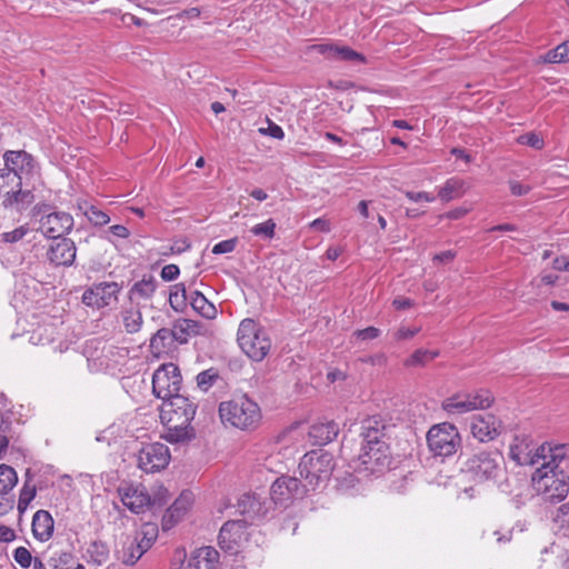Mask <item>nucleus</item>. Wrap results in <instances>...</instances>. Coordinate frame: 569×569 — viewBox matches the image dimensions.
Masks as SVG:
<instances>
[{
  "mask_svg": "<svg viewBox=\"0 0 569 569\" xmlns=\"http://www.w3.org/2000/svg\"><path fill=\"white\" fill-rule=\"evenodd\" d=\"M363 443L358 457L359 472L380 473L390 465V451L385 440L386 425L379 417H370L362 423Z\"/></svg>",
  "mask_w": 569,
  "mask_h": 569,
  "instance_id": "f257e3e1",
  "label": "nucleus"
},
{
  "mask_svg": "<svg viewBox=\"0 0 569 569\" xmlns=\"http://www.w3.org/2000/svg\"><path fill=\"white\" fill-rule=\"evenodd\" d=\"M197 405L182 395L163 402L161 419L166 421L163 438L170 443H184L196 438V430L191 426L194 419Z\"/></svg>",
  "mask_w": 569,
  "mask_h": 569,
  "instance_id": "f03ea898",
  "label": "nucleus"
},
{
  "mask_svg": "<svg viewBox=\"0 0 569 569\" xmlns=\"http://www.w3.org/2000/svg\"><path fill=\"white\" fill-rule=\"evenodd\" d=\"M561 456H565L561 447L555 448L550 459L542 462L532 475L535 490L551 503L562 501L569 493V476L556 462Z\"/></svg>",
  "mask_w": 569,
  "mask_h": 569,
  "instance_id": "7ed1b4c3",
  "label": "nucleus"
},
{
  "mask_svg": "<svg viewBox=\"0 0 569 569\" xmlns=\"http://www.w3.org/2000/svg\"><path fill=\"white\" fill-rule=\"evenodd\" d=\"M219 416L222 423L240 430L256 429L262 418L259 405L247 393L233 395L231 399L220 402Z\"/></svg>",
  "mask_w": 569,
  "mask_h": 569,
  "instance_id": "20e7f679",
  "label": "nucleus"
},
{
  "mask_svg": "<svg viewBox=\"0 0 569 569\" xmlns=\"http://www.w3.org/2000/svg\"><path fill=\"white\" fill-rule=\"evenodd\" d=\"M299 475L307 491H313L326 485L335 469L333 456L327 451L312 450L300 460Z\"/></svg>",
  "mask_w": 569,
  "mask_h": 569,
  "instance_id": "39448f33",
  "label": "nucleus"
},
{
  "mask_svg": "<svg viewBox=\"0 0 569 569\" xmlns=\"http://www.w3.org/2000/svg\"><path fill=\"white\" fill-rule=\"evenodd\" d=\"M237 341L241 350L253 361H262L271 349L268 332L251 318L240 322Z\"/></svg>",
  "mask_w": 569,
  "mask_h": 569,
  "instance_id": "423d86ee",
  "label": "nucleus"
},
{
  "mask_svg": "<svg viewBox=\"0 0 569 569\" xmlns=\"http://www.w3.org/2000/svg\"><path fill=\"white\" fill-rule=\"evenodd\" d=\"M503 456L498 450L480 451L469 457L462 471L475 482L497 479L502 472Z\"/></svg>",
  "mask_w": 569,
  "mask_h": 569,
  "instance_id": "0eeeda50",
  "label": "nucleus"
},
{
  "mask_svg": "<svg viewBox=\"0 0 569 569\" xmlns=\"http://www.w3.org/2000/svg\"><path fill=\"white\" fill-rule=\"evenodd\" d=\"M429 450L436 457L447 458L461 448V437L457 427L450 422L432 426L427 433Z\"/></svg>",
  "mask_w": 569,
  "mask_h": 569,
  "instance_id": "6e6552de",
  "label": "nucleus"
},
{
  "mask_svg": "<svg viewBox=\"0 0 569 569\" xmlns=\"http://www.w3.org/2000/svg\"><path fill=\"white\" fill-rule=\"evenodd\" d=\"M555 451L547 445L536 447L528 436H515L509 446V457L519 466H535L548 461V456Z\"/></svg>",
  "mask_w": 569,
  "mask_h": 569,
  "instance_id": "1a4fd4ad",
  "label": "nucleus"
},
{
  "mask_svg": "<svg viewBox=\"0 0 569 569\" xmlns=\"http://www.w3.org/2000/svg\"><path fill=\"white\" fill-rule=\"evenodd\" d=\"M493 397L488 390H478L470 393H455L446 398L441 408L449 416H459L478 409H486L491 406Z\"/></svg>",
  "mask_w": 569,
  "mask_h": 569,
  "instance_id": "9d476101",
  "label": "nucleus"
},
{
  "mask_svg": "<svg viewBox=\"0 0 569 569\" xmlns=\"http://www.w3.org/2000/svg\"><path fill=\"white\" fill-rule=\"evenodd\" d=\"M182 377L178 366L172 362L160 366L152 376V391L154 396L168 401L179 396Z\"/></svg>",
  "mask_w": 569,
  "mask_h": 569,
  "instance_id": "9b49d317",
  "label": "nucleus"
},
{
  "mask_svg": "<svg viewBox=\"0 0 569 569\" xmlns=\"http://www.w3.org/2000/svg\"><path fill=\"white\" fill-rule=\"evenodd\" d=\"M248 525V519L227 521L219 532L218 540L220 548L230 555L239 553L244 542H247Z\"/></svg>",
  "mask_w": 569,
  "mask_h": 569,
  "instance_id": "f8f14e48",
  "label": "nucleus"
},
{
  "mask_svg": "<svg viewBox=\"0 0 569 569\" xmlns=\"http://www.w3.org/2000/svg\"><path fill=\"white\" fill-rule=\"evenodd\" d=\"M169 448L160 442L144 445L138 453V466L147 473L163 470L170 462Z\"/></svg>",
  "mask_w": 569,
  "mask_h": 569,
  "instance_id": "ddd939ff",
  "label": "nucleus"
},
{
  "mask_svg": "<svg viewBox=\"0 0 569 569\" xmlns=\"http://www.w3.org/2000/svg\"><path fill=\"white\" fill-rule=\"evenodd\" d=\"M151 538H139V536H124L121 538V547L117 548L114 555L124 565H134L147 550L152 546L157 531L151 528Z\"/></svg>",
  "mask_w": 569,
  "mask_h": 569,
  "instance_id": "4468645a",
  "label": "nucleus"
},
{
  "mask_svg": "<svg viewBox=\"0 0 569 569\" xmlns=\"http://www.w3.org/2000/svg\"><path fill=\"white\" fill-rule=\"evenodd\" d=\"M308 491L301 481L291 476L277 478L270 490L271 499L276 505L287 506L297 498H302Z\"/></svg>",
  "mask_w": 569,
  "mask_h": 569,
  "instance_id": "2eb2a0df",
  "label": "nucleus"
},
{
  "mask_svg": "<svg viewBox=\"0 0 569 569\" xmlns=\"http://www.w3.org/2000/svg\"><path fill=\"white\" fill-rule=\"evenodd\" d=\"M121 287L114 282H100L86 289L82 295V302L88 307L101 309L118 300Z\"/></svg>",
  "mask_w": 569,
  "mask_h": 569,
  "instance_id": "dca6fc26",
  "label": "nucleus"
},
{
  "mask_svg": "<svg viewBox=\"0 0 569 569\" xmlns=\"http://www.w3.org/2000/svg\"><path fill=\"white\" fill-rule=\"evenodd\" d=\"M118 493L121 502L133 513H142L151 505V498L142 485L122 483Z\"/></svg>",
  "mask_w": 569,
  "mask_h": 569,
  "instance_id": "f3484780",
  "label": "nucleus"
},
{
  "mask_svg": "<svg viewBox=\"0 0 569 569\" xmlns=\"http://www.w3.org/2000/svg\"><path fill=\"white\" fill-rule=\"evenodd\" d=\"M470 429L472 436L480 442H489L500 435L502 422L492 413H479L472 416Z\"/></svg>",
  "mask_w": 569,
  "mask_h": 569,
  "instance_id": "a211bd4d",
  "label": "nucleus"
},
{
  "mask_svg": "<svg viewBox=\"0 0 569 569\" xmlns=\"http://www.w3.org/2000/svg\"><path fill=\"white\" fill-rule=\"evenodd\" d=\"M73 228V218L63 211L49 213L40 219V231L51 239L64 238Z\"/></svg>",
  "mask_w": 569,
  "mask_h": 569,
  "instance_id": "6ab92c4d",
  "label": "nucleus"
},
{
  "mask_svg": "<svg viewBox=\"0 0 569 569\" xmlns=\"http://www.w3.org/2000/svg\"><path fill=\"white\" fill-rule=\"evenodd\" d=\"M77 247L69 238L54 239L47 250V259L56 267H70L76 260Z\"/></svg>",
  "mask_w": 569,
  "mask_h": 569,
  "instance_id": "aec40b11",
  "label": "nucleus"
},
{
  "mask_svg": "<svg viewBox=\"0 0 569 569\" xmlns=\"http://www.w3.org/2000/svg\"><path fill=\"white\" fill-rule=\"evenodd\" d=\"M3 159L6 168L19 176L21 181L26 176L32 174L36 170V162L33 157L23 150L7 151L3 154Z\"/></svg>",
  "mask_w": 569,
  "mask_h": 569,
  "instance_id": "412c9836",
  "label": "nucleus"
},
{
  "mask_svg": "<svg viewBox=\"0 0 569 569\" xmlns=\"http://www.w3.org/2000/svg\"><path fill=\"white\" fill-rule=\"evenodd\" d=\"M219 553L213 547H202L194 550L183 569H217Z\"/></svg>",
  "mask_w": 569,
  "mask_h": 569,
  "instance_id": "4be33fe9",
  "label": "nucleus"
},
{
  "mask_svg": "<svg viewBox=\"0 0 569 569\" xmlns=\"http://www.w3.org/2000/svg\"><path fill=\"white\" fill-rule=\"evenodd\" d=\"M31 527L33 537L41 542H46L53 535L54 520L49 511L41 509L33 515Z\"/></svg>",
  "mask_w": 569,
  "mask_h": 569,
  "instance_id": "5701e85b",
  "label": "nucleus"
},
{
  "mask_svg": "<svg viewBox=\"0 0 569 569\" xmlns=\"http://www.w3.org/2000/svg\"><path fill=\"white\" fill-rule=\"evenodd\" d=\"M339 432V427L335 421L313 423L308 432L312 445L323 446L332 441Z\"/></svg>",
  "mask_w": 569,
  "mask_h": 569,
  "instance_id": "b1692460",
  "label": "nucleus"
},
{
  "mask_svg": "<svg viewBox=\"0 0 569 569\" xmlns=\"http://www.w3.org/2000/svg\"><path fill=\"white\" fill-rule=\"evenodd\" d=\"M121 323L127 333L133 335L141 330L143 325L142 312L139 305L131 303L120 311Z\"/></svg>",
  "mask_w": 569,
  "mask_h": 569,
  "instance_id": "393cba45",
  "label": "nucleus"
},
{
  "mask_svg": "<svg viewBox=\"0 0 569 569\" xmlns=\"http://www.w3.org/2000/svg\"><path fill=\"white\" fill-rule=\"evenodd\" d=\"M58 336V329L54 325H40L30 333L29 340L34 346L53 345Z\"/></svg>",
  "mask_w": 569,
  "mask_h": 569,
  "instance_id": "a878e982",
  "label": "nucleus"
},
{
  "mask_svg": "<svg viewBox=\"0 0 569 569\" xmlns=\"http://www.w3.org/2000/svg\"><path fill=\"white\" fill-rule=\"evenodd\" d=\"M33 201V194L30 190H22L21 187L16 189H9L6 191V198L3 199V206L17 207L18 210H22Z\"/></svg>",
  "mask_w": 569,
  "mask_h": 569,
  "instance_id": "bb28decb",
  "label": "nucleus"
},
{
  "mask_svg": "<svg viewBox=\"0 0 569 569\" xmlns=\"http://www.w3.org/2000/svg\"><path fill=\"white\" fill-rule=\"evenodd\" d=\"M190 305L194 311L207 319H212L217 315V309L202 292L194 290L189 296Z\"/></svg>",
  "mask_w": 569,
  "mask_h": 569,
  "instance_id": "cd10ccee",
  "label": "nucleus"
},
{
  "mask_svg": "<svg viewBox=\"0 0 569 569\" xmlns=\"http://www.w3.org/2000/svg\"><path fill=\"white\" fill-rule=\"evenodd\" d=\"M198 323L190 319H179L173 323L170 329L172 332V340L179 343H187L191 333H196Z\"/></svg>",
  "mask_w": 569,
  "mask_h": 569,
  "instance_id": "c85d7f7f",
  "label": "nucleus"
},
{
  "mask_svg": "<svg viewBox=\"0 0 569 569\" xmlns=\"http://www.w3.org/2000/svg\"><path fill=\"white\" fill-rule=\"evenodd\" d=\"M157 287V279L152 274H144L141 280L133 283L130 289V296L150 299L154 295Z\"/></svg>",
  "mask_w": 569,
  "mask_h": 569,
  "instance_id": "c756f323",
  "label": "nucleus"
},
{
  "mask_svg": "<svg viewBox=\"0 0 569 569\" xmlns=\"http://www.w3.org/2000/svg\"><path fill=\"white\" fill-rule=\"evenodd\" d=\"M87 553L92 563L102 566L109 560L110 550L106 542L101 540H93L87 549Z\"/></svg>",
  "mask_w": 569,
  "mask_h": 569,
  "instance_id": "7c9ffc66",
  "label": "nucleus"
},
{
  "mask_svg": "<svg viewBox=\"0 0 569 569\" xmlns=\"http://www.w3.org/2000/svg\"><path fill=\"white\" fill-rule=\"evenodd\" d=\"M37 495V488L34 485H31V472L27 470L26 472V481L20 490L19 500H18V511L19 513H23L30 502L34 499Z\"/></svg>",
  "mask_w": 569,
  "mask_h": 569,
  "instance_id": "2f4dec72",
  "label": "nucleus"
},
{
  "mask_svg": "<svg viewBox=\"0 0 569 569\" xmlns=\"http://www.w3.org/2000/svg\"><path fill=\"white\" fill-rule=\"evenodd\" d=\"M18 475L16 470L8 465H0V495H8L17 485Z\"/></svg>",
  "mask_w": 569,
  "mask_h": 569,
  "instance_id": "473e14b6",
  "label": "nucleus"
},
{
  "mask_svg": "<svg viewBox=\"0 0 569 569\" xmlns=\"http://www.w3.org/2000/svg\"><path fill=\"white\" fill-rule=\"evenodd\" d=\"M237 508L241 515L247 517L246 519H248L249 522L252 521L259 512L260 503L254 496L246 493L238 500Z\"/></svg>",
  "mask_w": 569,
  "mask_h": 569,
  "instance_id": "72a5a7b5",
  "label": "nucleus"
},
{
  "mask_svg": "<svg viewBox=\"0 0 569 569\" xmlns=\"http://www.w3.org/2000/svg\"><path fill=\"white\" fill-rule=\"evenodd\" d=\"M439 356L438 350L417 349L409 358L405 360L406 367H425Z\"/></svg>",
  "mask_w": 569,
  "mask_h": 569,
  "instance_id": "f704fd0d",
  "label": "nucleus"
},
{
  "mask_svg": "<svg viewBox=\"0 0 569 569\" xmlns=\"http://www.w3.org/2000/svg\"><path fill=\"white\" fill-rule=\"evenodd\" d=\"M188 299L189 297L187 296V289L184 283H176L174 286H172V289L169 295V303L174 311H183V309L187 307Z\"/></svg>",
  "mask_w": 569,
  "mask_h": 569,
  "instance_id": "c9c22d12",
  "label": "nucleus"
},
{
  "mask_svg": "<svg viewBox=\"0 0 569 569\" xmlns=\"http://www.w3.org/2000/svg\"><path fill=\"white\" fill-rule=\"evenodd\" d=\"M168 341H173L172 332H170V329H159L150 339L151 351L156 355L163 352L168 347Z\"/></svg>",
  "mask_w": 569,
  "mask_h": 569,
  "instance_id": "e433bc0d",
  "label": "nucleus"
},
{
  "mask_svg": "<svg viewBox=\"0 0 569 569\" xmlns=\"http://www.w3.org/2000/svg\"><path fill=\"white\" fill-rule=\"evenodd\" d=\"M463 187V182L459 179H449L446 183L439 189L438 197L442 201H450L453 198H457L461 194V190Z\"/></svg>",
  "mask_w": 569,
  "mask_h": 569,
  "instance_id": "4c0bfd02",
  "label": "nucleus"
},
{
  "mask_svg": "<svg viewBox=\"0 0 569 569\" xmlns=\"http://www.w3.org/2000/svg\"><path fill=\"white\" fill-rule=\"evenodd\" d=\"M547 63H563L569 61V40L549 50L543 58Z\"/></svg>",
  "mask_w": 569,
  "mask_h": 569,
  "instance_id": "58836bf2",
  "label": "nucleus"
},
{
  "mask_svg": "<svg viewBox=\"0 0 569 569\" xmlns=\"http://www.w3.org/2000/svg\"><path fill=\"white\" fill-rule=\"evenodd\" d=\"M79 209L83 211V214L94 226H104L110 221V218L106 212L87 202L80 204Z\"/></svg>",
  "mask_w": 569,
  "mask_h": 569,
  "instance_id": "ea45409f",
  "label": "nucleus"
},
{
  "mask_svg": "<svg viewBox=\"0 0 569 569\" xmlns=\"http://www.w3.org/2000/svg\"><path fill=\"white\" fill-rule=\"evenodd\" d=\"M333 60L348 61L355 63H365L366 57L362 53H359L351 49L348 46H338L336 47V53Z\"/></svg>",
  "mask_w": 569,
  "mask_h": 569,
  "instance_id": "a19ab883",
  "label": "nucleus"
},
{
  "mask_svg": "<svg viewBox=\"0 0 569 569\" xmlns=\"http://www.w3.org/2000/svg\"><path fill=\"white\" fill-rule=\"evenodd\" d=\"M219 379V372L214 368H210L199 372L196 377L197 386L202 391H208Z\"/></svg>",
  "mask_w": 569,
  "mask_h": 569,
  "instance_id": "79ce46f5",
  "label": "nucleus"
},
{
  "mask_svg": "<svg viewBox=\"0 0 569 569\" xmlns=\"http://www.w3.org/2000/svg\"><path fill=\"white\" fill-rule=\"evenodd\" d=\"M21 178L8 170L6 167L0 169V192H4L9 189H16L21 187Z\"/></svg>",
  "mask_w": 569,
  "mask_h": 569,
  "instance_id": "37998d69",
  "label": "nucleus"
},
{
  "mask_svg": "<svg viewBox=\"0 0 569 569\" xmlns=\"http://www.w3.org/2000/svg\"><path fill=\"white\" fill-rule=\"evenodd\" d=\"M555 523L561 535L569 537V502L558 509Z\"/></svg>",
  "mask_w": 569,
  "mask_h": 569,
  "instance_id": "c03bdc74",
  "label": "nucleus"
},
{
  "mask_svg": "<svg viewBox=\"0 0 569 569\" xmlns=\"http://www.w3.org/2000/svg\"><path fill=\"white\" fill-rule=\"evenodd\" d=\"M276 227V222L272 219H268L264 222L253 226L250 231L257 237L272 239L274 237Z\"/></svg>",
  "mask_w": 569,
  "mask_h": 569,
  "instance_id": "a18cd8bd",
  "label": "nucleus"
},
{
  "mask_svg": "<svg viewBox=\"0 0 569 569\" xmlns=\"http://www.w3.org/2000/svg\"><path fill=\"white\" fill-rule=\"evenodd\" d=\"M73 556L69 551H60L54 553L50 560L49 565L51 569H69L72 562Z\"/></svg>",
  "mask_w": 569,
  "mask_h": 569,
  "instance_id": "49530a36",
  "label": "nucleus"
},
{
  "mask_svg": "<svg viewBox=\"0 0 569 569\" xmlns=\"http://www.w3.org/2000/svg\"><path fill=\"white\" fill-rule=\"evenodd\" d=\"M30 231L28 224H22L12 231H7L1 234V240L6 243H16L23 239Z\"/></svg>",
  "mask_w": 569,
  "mask_h": 569,
  "instance_id": "de8ad7c7",
  "label": "nucleus"
},
{
  "mask_svg": "<svg viewBox=\"0 0 569 569\" xmlns=\"http://www.w3.org/2000/svg\"><path fill=\"white\" fill-rule=\"evenodd\" d=\"M191 505V495L183 492L178 499L170 506L171 512H177V518H182Z\"/></svg>",
  "mask_w": 569,
  "mask_h": 569,
  "instance_id": "09e8293b",
  "label": "nucleus"
},
{
  "mask_svg": "<svg viewBox=\"0 0 569 569\" xmlns=\"http://www.w3.org/2000/svg\"><path fill=\"white\" fill-rule=\"evenodd\" d=\"M517 141L520 144L529 146L536 150L543 148V140L540 136L535 132H528L518 137Z\"/></svg>",
  "mask_w": 569,
  "mask_h": 569,
  "instance_id": "8fccbe9b",
  "label": "nucleus"
},
{
  "mask_svg": "<svg viewBox=\"0 0 569 569\" xmlns=\"http://www.w3.org/2000/svg\"><path fill=\"white\" fill-rule=\"evenodd\" d=\"M13 558L22 568H29L32 562L31 552L24 547H18L13 552Z\"/></svg>",
  "mask_w": 569,
  "mask_h": 569,
  "instance_id": "3c124183",
  "label": "nucleus"
},
{
  "mask_svg": "<svg viewBox=\"0 0 569 569\" xmlns=\"http://www.w3.org/2000/svg\"><path fill=\"white\" fill-rule=\"evenodd\" d=\"M237 243H238L237 238L222 240L213 246L212 253L222 254V253L232 252L236 249Z\"/></svg>",
  "mask_w": 569,
  "mask_h": 569,
  "instance_id": "603ef678",
  "label": "nucleus"
},
{
  "mask_svg": "<svg viewBox=\"0 0 569 569\" xmlns=\"http://www.w3.org/2000/svg\"><path fill=\"white\" fill-rule=\"evenodd\" d=\"M336 47H337V44L320 43V44L312 46L311 50L316 51L319 54L325 56L328 59L333 60L335 53H336Z\"/></svg>",
  "mask_w": 569,
  "mask_h": 569,
  "instance_id": "864d4df0",
  "label": "nucleus"
},
{
  "mask_svg": "<svg viewBox=\"0 0 569 569\" xmlns=\"http://www.w3.org/2000/svg\"><path fill=\"white\" fill-rule=\"evenodd\" d=\"M0 435L14 436L12 421L9 415L0 411Z\"/></svg>",
  "mask_w": 569,
  "mask_h": 569,
  "instance_id": "5fc2aeb1",
  "label": "nucleus"
},
{
  "mask_svg": "<svg viewBox=\"0 0 569 569\" xmlns=\"http://www.w3.org/2000/svg\"><path fill=\"white\" fill-rule=\"evenodd\" d=\"M268 128L267 129H260L259 131L263 134H268L274 139H283L284 137V132L282 130V128L280 126H278L277 123L272 122V121H268Z\"/></svg>",
  "mask_w": 569,
  "mask_h": 569,
  "instance_id": "6e6d98bb",
  "label": "nucleus"
},
{
  "mask_svg": "<svg viewBox=\"0 0 569 569\" xmlns=\"http://www.w3.org/2000/svg\"><path fill=\"white\" fill-rule=\"evenodd\" d=\"M180 269L177 264H167L161 269V278L164 281H172L179 277Z\"/></svg>",
  "mask_w": 569,
  "mask_h": 569,
  "instance_id": "4d7b16f0",
  "label": "nucleus"
},
{
  "mask_svg": "<svg viewBox=\"0 0 569 569\" xmlns=\"http://www.w3.org/2000/svg\"><path fill=\"white\" fill-rule=\"evenodd\" d=\"M419 331L420 328H408L402 326L395 332V339L398 341L408 340L413 338Z\"/></svg>",
  "mask_w": 569,
  "mask_h": 569,
  "instance_id": "13d9d810",
  "label": "nucleus"
},
{
  "mask_svg": "<svg viewBox=\"0 0 569 569\" xmlns=\"http://www.w3.org/2000/svg\"><path fill=\"white\" fill-rule=\"evenodd\" d=\"M405 194L409 200H411L413 202H420V201L432 202L435 200V197L431 193H428L425 191H419V192L406 191Z\"/></svg>",
  "mask_w": 569,
  "mask_h": 569,
  "instance_id": "bf43d9fd",
  "label": "nucleus"
},
{
  "mask_svg": "<svg viewBox=\"0 0 569 569\" xmlns=\"http://www.w3.org/2000/svg\"><path fill=\"white\" fill-rule=\"evenodd\" d=\"M180 519L177 518V512H171V507H169L162 518V529H171Z\"/></svg>",
  "mask_w": 569,
  "mask_h": 569,
  "instance_id": "052dcab7",
  "label": "nucleus"
},
{
  "mask_svg": "<svg viewBox=\"0 0 569 569\" xmlns=\"http://www.w3.org/2000/svg\"><path fill=\"white\" fill-rule=\"evenodd\" d=\"M510 191L513 196H526L530 191V187L512 180L509 182Z\"/></svg>",
  "mask_w": 569,
  "mask_h": 569,
  "instance_id": "680f3d73",
  "label": "nucleus"
},
{
  "mask_svg": "<svg viewBox=\"0 0 569 569\" xmlns=\"http://www.w3.org/2000/svg\"><path fill=\"white\" fill-rule=\"evenodd\" d=\"M356 333L362 340H371L380 336V330L376 327H368L366 329L358 330Z\"/></svg>",
  "mask_w": 569,
  "mask_h": 569,
  "instance_id": "e2e57ef3",
  "label": "nucleus"
},
{
  "mask_svg": "<svg viewBox=\"0 0 569 569\" xmlns=\"http://www.w3.org/2000/svg\"><path fill=\"white\" fill-rule=\"evenodd\" d=\"M456 254L457 253L453 250H446V251L435 254L432 260H433V262L449 263L456 258Z\"/></svg>",
  "mask_w": 569,
  "mask_h": 569,
  "instance_id": "0e129e2a",
  "label": "nucleus"
},
{
  "mask_svg": "<svg viewBox=\"0 0 569 569\" xmlns=\"http://www.w3.org/2000/svg\"><path fill=\"white\" fill-rule=\"evenodd\" d=\"M109 232L117 238L127 239L130 236V231L122 224H113L109 228Z\"/></svg>",
  "mask_w": 569,
  "mask_h": 569,
  "instance_id": "69168bd1",
  "label": "nucleus"
},
{
  "mask_svg": "<svg viewBox=\"0 0 569 569\" xmlns=\"http://www.w3.org/2000/svg\"><path fill=\"white\" fill-rule=\"evenodd\" d=\"M311 228L315 230L321 231V232H329L330 231V224L326 219L318 218L313 220L310 224Z\"/></svg>",
  "mask_w": 569,
  "mask_h": 569,
  "instance_id": "338daca9",
  "label": "nucleus"
},
{
  "mask_svg": "<svg viewBox=\"0 0 569 569\" xmlns=\"http://www.w3.org/2000/svg\"><path fill=\"white\" fill-rule=\"evenodd\" d=\"M553 268L560 271L569 272V258H557L553 261Z\"/></svg>",
  "mask_w": 569,
  "mask_h": 569,
  "instance_id": "774afa93",
  "label": "nucleus"
}]
</instances>
